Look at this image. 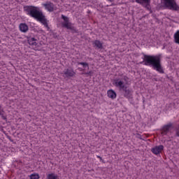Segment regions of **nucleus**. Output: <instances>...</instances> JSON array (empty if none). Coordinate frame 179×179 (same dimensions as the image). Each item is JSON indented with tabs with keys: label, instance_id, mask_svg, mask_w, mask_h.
Listing matches in <instances>:
<instances>
[{
	"label": "nucleus",
	"instance_id": "obj_3",
	"mask_svg": "<svg viewBox=\"0 0 179 179\" xmlns=\"http://www.w3.org/2000/svg\"><path fill=\"white\" fill-rule=\"evenodd\" d=\"M166 8L171 10H179V6L177 5L176 0H162Z\"/></svg>",
	"mask_w": 179,
	"mask_h": 179
},
{
	"label": "nucleus",
	"instance_id": "obj_17",
	"mask_svg": "<svg viewBox=\"0 0 179 179\" xmlns=\"http://www.w3.org/2000/svg\"><path fill=\"white\" fill-rule=\"evenodd\" d=\"M136 3H140V5H143V3H150V0H135Z\"/></svg>",
	"mask_w": 179,
	"mask_h": 179
},
{
	"label": "nucleus",
	"instance_id": "obj_9",
	"mask_svg": "<svg viewBox=\"0 0 179 179\" xmlns=\"http://www.w3.org/2000/svg\"><path fill=\"white\" fill-rule=\"evenodd\" d=\"M172 127H173V124L171 123L164 125L162 127V135H167V134L169 133V131L171 129Z\"/></svg>",
	"mask_w": 179,
	"mask_h": 179
},
{
	"label": "nucleus",
	"instance_id": "obj_14",
	"mask_svg": "<svg viewBox=\"0 0 179 179\" xmlns=\"http://www.w3.org/2000/svg\"><path fill=\"white\" fill-rule=\"evenodd\" d=\"M92 44L97 48H99V50L103 48V43L99 40L94 41Z\"/></svg>",
	"mask_w": 179,
	"mask_h": 179
},
{
	"label": "nucleus",
	"instance_id": "obj_13",
	"mask_svg": "<svg viewBox=\"0 0 179 179\" xmlns=\"http://www.w3.org/2000/svg\"><path fill=\"white\" fill-rule=\"evenodd\" d=\"M20 31L22 33H27L29 31V26L26 24V23H21L19 26Z\"/></svg>",
	"mask_w": 179,
	"mask_h": 179
},
{
	"label": "nucleus",
	"instance_id": "obj_12",
	"mask_svg": "<svg viewBox=\"0 0 179 179\" xmlns=\"http://www.w3.org/2000/svg\"><path fill=\"white\" fill-rule=\"evenodd\" d=\"M64 73L66 75V78H72L73 76H75L76 73L73 71V69H65L64 71Z\"/></svg>",
	"mask_w": 179,
	"mask_h": 179
},
{
	"label": "nucleus",
	"instance_id": "obj_15",
	"mask_svg": "<svg viewBox=\"0 0 179 179\" xmlns=\"http://www.w3.org/2000/svg\"><path fill=\"white\" fill-rule=\"evenodd\" d=\"M46 179H59V176L55 173H50L47 175Z\"/></svg>",
	"mask_w": 179,
	"mask_h": 179
},
{
	"label": "nucleus",
	"instance_id": "obj_10",
	"mask_svg": "<svg viewBox=\"0 0 179 179\" xmlns=\"http://www.w3.org/2000/svg\"><path fill=\"white\" fill-rule=\"evenodd\" d=\"M115 86L116 87H118L120 90H122L124 89L127 86L124 84V81L120 80H115Z\"/></svg>",
	"mask_w": 179,
	"mask_h": 179
},
{
	"label": "nucleus",
	"instance_id": "obj_16",
	"mask_svg": "<svg viewBox=\"0 0 179 179\" xmlns=\"http://www.w3.org/2000/svg\"><path fill=\"white\" fill-rule=\"evenodd\" d=\"M174 41L176 44H179V30L174 34Z\"/></svg>",
	"mask_w": 179,
	"mask_h": 179
},
{
	"label": "nucleus",
	"instance_id": "obj_18",
	"mask_svg": "<svg viewBox=\"0 0 179 179\" xmlns=\"http://www.w3.org/2000/svg\"><path fill=\"white\" fill-rule=\"evenodd\" d=\"M30 179H40V175L38 173H32L29 176Z\"/></svg>",
	"mask_w": 179,
	"mask_h": 179
},
{
	"label": "nucleus",
	"instance_id": "obj_8",
	"mask_svg": "<svg viewBox=\"0 0 179 179\" xmlns=\"http://www.w3.org/2000/svg\"><path fill=\"white\" fill-rule=\"evenodd\" d=\"M124 91V96L126 99L131 100L132 99V90L128 89V87H126L122 90Z\"/></svg>",
	"mask_w": 179,
	"mask_h": 179
},
{
	"label": "nucleus",
	"instance_id": "obj_19",
	"mask_svg": "<svg viewBox=\"0 0 179 179\" xmlns=\"http://www.w3.org/2000/svg\"><path fill=\"white\" fill-rule=\"evenodd\" d=\"M78 65H83V68H89V64L86 62H79Z\"/></svg>",
	"mask_w": 179,
	"mask_h": 179
},
{
	"label": "nucleus",
	"instance_id": "obj_23",
	"mask_svg": "<svg viewBox=\"0 0 179 179\" xmlns=\"http://www.w3.org/2000/svg\"><path fill=\"white\" fill-rule=\"evenodd\" d=\"M78 69H79L80 71H82V68H78Z\"/></svg>",
	"mask_w": 179,
	"mask_h": 179
},
{
	"label": "nucleus",
	"instance_id": "obj_21",
	"mask_svg": "<svg viewBox=\"0 0 179 179\" xmlns=\"http://www.w3.org/2000/svg\"><path fill=\"white\" fill-rule=\"evenodd\" d=\"M85 75H92V71L86 73Z\"/></svg>",
	"mask_w": 179,
	"mask_h": 179
},
{
	"label": "nucleus",
	"instance_id": "obj_22",
	"mask_svg": "<svg viewBox=\"0 0 179 179\" xmlns=\"http://www.w3.org/2000/svg\"><path fill=\"white\" fill-rule=\"evenodd\" d=\"M101 162H102V163H106L103 159L101 160Z\"/></svg>",
	"mask_w": 179,
	"mask_h": 179
},
{
	"label": "nucleus",
	"instance_id": "obj_7",
	"mask_svg": "<svg viewBox=\"0 0 179 179\" xmlns=\"http://www.w3.org/2000/svg\"><path fill=\"white\" fill-rule=\"evenodd\" d=\"M43 6H44L45 9L48 10V12H54V9L55 6L51 1H48L45 3H42Z\"/></svg>",
	"mask_w": 179,
	"mask_h": 179
},
{
	"label": "nucleus",
	"instance_id": "obj_11",
	"mask_svg": "<svg viewBox=\"0 0 179 179\" xmlns=\"http://www.w3.org/2000/svg\"><path fill=\"white\" fill-rule=\"evenodd\" d=\"M107 96L109 99H111V100L117 99V93L113 90H108L107 91Z\"/></svg>",
	"mask_w": 179,
	"mask_h": 179
},
{
	"label": "nucleus",
	"instance_id": "obj_20",
	"mask_svg": "<svg viewBox=\"0 0 179 179\" xmlns=\"http://www.w3.org/2000/svg\"><path fill=\"white\" fill-rule=\"evenodd\" d=\"M97 159H99L100 161L103 160V158H101V157L97 155L96 156Z\"/></svg>",
	"mask_w": 179,
	"mask_h": 179
},
{
	"label": "nucleus",
	"instance_id": "obj_4",
	"mask_svg": "<svg viewBox=\"0 0 179 179\" xmlns=\"http://www.w3.org/2000/svg\"><path fill=\"white\" fill-rule=\"evenodd\" d=\"M61 17L64 20V22H62V27H65L66 29H68V30H72V23L69 22V17L64 15H62Z\"/></svg>",
	"mask_w": 179,
	"mask_h": 179
},
{
	"label": "nucleus",
	"instance_id": "obj_6",
	"mask_svg": "<svg viewBox=\"0 0 179 179\" xmlns=\"http://www.w3.org/2000/svg\"><path fill=\"white\" fill-rule=\"evenodd\" d=\"M163 150H164V146L163 145H156L155 147L151 149L152 153L156 155H160V153H162Z\"/></svg>",
	"mask_w": 179,
	"mask_h": 179
},
{
	"label": "nucleus",
	"instance_id": "obj_5",
	"mask_svg": "<svg viewBox=\"0 0 179 179\" xmlns=\"http://www.w3.org/2000/svg\"><path fill=\"white\" fill-rule=\"evenodd\" d=\"M27 41L29 45H31L34 50H38V40H37V38L30 36L27 38Z\"/></svg>",
	"mask_w": 179,
	"mask_h": 179
},
{
	"label": "nucleus",
	"instance_id": "obj_24",
	"mask_svg": "<svg viewBox=\"0 0 179 179\" xmlns=\"http://www.w3.org/2000/svg\"><path fill=\"white\" fill-rule=\"evenodd\" d=\"M108 1H111V0H108Z\"/></svg>",
	"mask_w": 179,
	"mask_h": 179
},
{
	"label": "nucleus",
	"instance_id": "obj_1",
	"mask_svg": "<svg viewBox=\"0 0 179 179\" xmlns=\"http://www.w3.org/2000/svg\"><path fill=\"white\" fill-rule=\"evenodd\" d=\"M24 12L28 16L34 17L38 22H40L47 30H50V26H48V20L45 17L42 10H40V8L34 6H24Z\"/></svg>",
	"mask_w": 179,
	"mask_h": 179
},
{
	"label": "nucleus",
	"instance_id": "obj_2",
	"mask_svg": "<svg viewBox=\"0 0 179 179\" xmlns=\"http://www.w3.org/2000/svg\"><path fill=\"white\" fill-rule=\"evenodd\" d=\"M145 65L152 66L153 69L159 73H164V69L162 66V55H144Z\"/></svg>",
	"mask_w": 179,
	"mask_h": 179
}]
</instances>
